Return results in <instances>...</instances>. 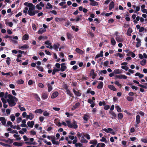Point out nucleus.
I'll return each instance as SVG.
<instances>
[{"label": "nucleus", "instance_id": "56", "mask_svg": "<svg viewBox=\"0 0 147 147\" xmlns=\"http://www.w3.org/2000/svg\"><path fill=\"white\" fill-rule=\"evenodd\" d=\"M55 137L54 136H47V138L49 140H51V141L53 139H54V138H55Z\"/></svg>", "mask_w": 147, "mask_h": 147}, {"label": "nucleus", "instance_id": "58", "mask_svg": "<svg viewBox=\"0 0 147 147\" xmlns=\"http://www.w3.org/2000/svg\"><path fill=\"white\" fill-rule=\"evenodd\" d=\"M6 62L7 65H9L10 64V61H11L9 57H8L6 58Z\"/></svg>", "mask_w": 147, "mask_h": 147}, {"label": "nucleus", "instance_id": "45", "mask_svg": "<svg viewBox=\"0 0 147 147\" xmlns=\"http://www.w3.org/2000/svg\"><path fill=\"white\" fill-rule=\"evenodd\" d=\"M43 112V110L41 109H36L34 111L35 113H41Z\"/></svg>", "mask_w": 147, "mask_h": 147}, {"label": "nucleus", "instance_id": "24", "mask_svg": "<svg viewBox=\"0 0 147 147\" xmlns=\"http://www.w3.org/2000/svg\"><path fill=\"white\" fill-rule=\"evenodd\" d=\"M60 46V45L59 43H57L56 44H54L53 45V48L55 49L56 51H58V48Z\"/></svg>", "mask_w": 147, "mask_h": 147}, {"label": "nucleus", "instance_id": "63", "mask_svg": "<svg viewBox=\"0 0 147 147\" xmlns=\"http://www.w3.org/2000/svg\"><path fill=\"white\" fill-rule=\"evenodd\" d=\"M100 140L101 141L104 142L105 143H107V140L104 137H102V139Z\"/></svg>", "mask_w": 147, "mask_h": 147}, {"label": "nucleus", "instance_id": "36", "mask_svg": "<svg viewBox=\"0 0 147 147\" xmlns=\"http://www.w3.org/2000/svg\"><path fill=\"white\" fill-rule=\"evenodd\" d=\"M89 117L88 114H84L83 117V119L84 121H87L88 120Z\"/></svg>", "mask_w": 147, "mask_h": 147}, {"label": "nucleus", "instance_id": "4", "mask_svg": "<svg viewBox=\"0 0 147 147\" xmlns=\"http://www.w3.org/2000/svg\"><path fill=\"white\" fill-rule=\"evenodd\" d=\"M5 38H9L10 42L13 43H17V41L16 40H17L18 39V37L17 36H12L7 35L5 36Z\"/></svg>", "mask_w": 147, "mask_h": 147}, {"label": "nucleus", "instance_id": "40", "mask_svg": "<svg viewBox=\"0 0 147 147\" xmlns=\"http://www.w3.org/2000/svg\"><path fill=\"white\" fill-rule=\"evenodd\" d=\"M59 71H60V69H58L55 68H54V69L53 70L52 74L53 75H54L56 72Z\"/></svg>", "mask_w": 147, "mask_h": 147}, {"label": "nucleus", "instance_id": "19", "mask_svg": "<svg viewBox=\"0 0 147 147\" xmlns=\"http://www.w3.org/2000/svg\"><path fill=\"white\" fill-rule=\"evenodd\" d=\"M115 39L118 42H122L123 41V39L119 36H117L115 38Z\"/></svg>", "mask_w": 147, "mask_h": 147}, {"label": "nucleus", "instance_id": "2", "mask_svg": "<svg viewBox=\"0 0 147 147\" xmlns=\"http://www.w3.org/2000/svg\"><path fill=\"white\" fill-rule=\"evenodd\" d=\"M35 5H30L28 11V14L30 16H34L38 12L37 11L35 10Z\"/></svg>", "mask_w": 147, "mask_h": 147}, {"label": "nucleus", "instance_id": "18", "mask_svg": "<svg viewBox=\"0 0 147 147\" xmlns=\"http://www.w3.org/2000/svg\"><path fill=\"white\" fill-rule=\"evenodd\" d=\"M7 130L9 131V132L12 134L16 133V134H18V131L16 130H13L10 128H9L7 129Z\"/></svg>", "mask_w": 147, "mask_h": 147}, {"label": "nucleus", "instance_id": "6", "mask_svg": "<svg viewBox=\"0 0 147 147\" xmlns=\"http://www.w3.org/2000/svg\"><path fill=\"white\" fill-rule=\"evenodd\" d=\"M34 140V139L33 138H29V141L26 142H25V143L27 144L31 145L33 144L35 145L36 144L35 142H33Z\"/></svg>", "mask_w": 147, "mask_h": 147}, {"label": "nucleus", "instance_id": "42", "mask_svg": "<svg viewBox=\"0 0 147 147\" xmlns=\"http://www.w3.org/2000/svg\"><path fill=\"white\" fill-rule=\"evenodd\" d=\"M51 142H52L53 144L59 145V142L55 140V138L53 139L51 141Z\"/></svg>", "mask_w": 147, "mask_h": 147}, {"label": "nucleus", "instance_id": "31", "mask_svg": "<svg viewBox=\"0 0 147 147\" xmlns=\"http://www.w3.org/2000/svg\"><path fill=\"white\" fill-rule=\"evenodd\" d=\"M90 75L91 76H92V78L94 79L95 78V76H96V75L94 73L93 70L92 69L91 70Z\"/></svg>", "mask_w": 147, "mask_h": 147}, {"label": "nucleus", "instance_id": "61", "mask_svg": "<svg viewBox=\"0 0 147 147\" xmlns=\"http://www.w3.org/2000/svg\"><path fill=\"white\" fill-rule=\"evenodd\" d=\"M141 141L143 142L147 143V138H146L141 139Z\"/></svg>", "mask_w": 147, "mask_h": 147}, {"label": "nucleus", "instance_id": "47", "mask_svg": "<svg viewBox=\"0 0 147 147\" xmlns=\"http://www.w3.org/2000/svg\"><path fill=\"white\" fill-rule=\"evenodd\" d=\"M146 59H143L140 62V64L142 66L144 65L146 63Z\"/></svg>", "mask_w": 147, "mask_h": 147}, {"label": "nucleus", "instance_id": "48", "mask_svg": "<svg viewBox=\"0 0 147 147\" xmlns=\"http://www.w3.org/2000/svg\"><path fill=\"white\" fill-rule=\"evenodd\" d=\"M5 24L6 25H8L10 27H12L13 25V24L12 22L8 21H6L5 22Z\"/></svg>", "mask_w": 147, "mask_h": 147}, {"label": "nucleus", "instance_id": "29", "mask_svg": "<svg viewBox=\"0 0 147 147\" xmlns=\"http://www.w3.org/2000/svg\"><path fill=\"white\" fill-rule=\"evenodd\" d=\"M47 6L46 7V9H52L53 6L49 3H47Z\"/></svg>", "mask_w": 147, "mask_h": 147}, {"label": "nucleus", "instance_id": "30", "mask_svg": "<svg viewBox=\"0 0 147 147\" xmlns=\"http://www.w3.org/2000/svg\"><path fill=\"white\" fill-rule=\"evenodd\" d=\"M114 7V3L112 1L109 4V9L111 10Z\"/></svg>", "mask_w": 147, "mask_h": 147}, {"label": "nucleus", "instance_id": "43", "mask_svg": "<svg viewBox=\"0 0 147 147\" xmlns=\"http://www.w3.org/2000/svg\"><path fill=\"white\" fill-rule=\"evenodd\" d=\"M76 51L77 52L81 54H82L84 53V52L82 50H80V49L78 48L76 49Z\"/></svg>", "mask_w": 147, "mask_h": 147}, {"label": "nucleus", "instance_id": "26", "mask_svg": "<svg viewBox=\"0 0 147 147\" xmlns=\"http://www.w3.org/2000/svg\"><path fill=\"white\" fill-rule=\"evenodd\" d=\"M103 52L102 51L100 52L99 54H97L95 56V58L97 59L98 58L100 57H102L103 56Z\"/></svg>", "mask_w": 147, "mask_h": 147}, {"label": "nucleus", "instance_id": "54", "mask_svg": "<svg viewBox=\"0 0 147 147\" xmlns=\"http://www.w3.org/2000/svg\"><path fill=\"white\" fill-rule=\"evenodd\" d=\"M34 97L38 101H39L40 100V98L38 96L37 94H34Z\"/></svg>", "mask_w": 147, "mask_h": 147}, {"label": "nucleus", "instance_id": "3", "mask_svg": "<svg viewBox=\"0 0 147 147\" xmlns=\"http://www.w3.org/2000/svg\"><path fill=\"white\" fill-rule=\"evenodd\" d=\"M66 122L67 123V125L69 127L75 129L78 128V126L76 122L74 121L72 123H71L70 121L69 120L66 121Z\"/></svg>", "mask_w": 147, "mask_h": 147}, {"label": "nucleus", "instance_id": "17", "mask_svg": "<svg viewBox=\"0 0 147 147\" xmlns=\"http://www.w3.org/2000/svg\"><path fill=\"white\" fill-rule=\"evenodd\" d=\"M48 96V95L47 93H43L42 94V98L43 100L47 99Z\"/></svg>", "mask_w": 147, "mask_h": 147}, {"label": "nucleus", "instance_id": "13", "mask_svg": "<svg viewBox=\"0 0 147 147\" xmlns=\"http://www.w3.org/2000/svg\"><path fill=\"white\" fill-rule=\"evenodd\" d=\"M58 94L59 93L57 92H55L52 94L51 98L52 99L54 98L57 97L58 95Z\"/></svg>", "mask_w": 147, "mask_h": 147}, {"label": "nucleus", "instance_id": "60", "mask_svg": "<svg viewBox=\"0 0 147 147\" xmlns=\"http://www.w3.org/2000/svg\"><path fill=\"white\" fill-rule=\"evenodd\" d=\"M23 138L24 139V140L26 142L28 141H29V138H28L26 136L24 135L23 136Z\"/></svg>", "mask_w": 147, "mask_h": 147}, {"label": "nucleus", "instance_id": "12", "mask_svg": "<svg viewBox=\"0 0 147 147\" xmlns=\"http://www.w3.org/2000/svg\"><path fill=\"white\" fill-rule=\"evenodd\" d=\"M90 2L91 3L90 4V5L93 6H97L98 5V3L96 1H94V0H89Z\"/></svg>", "mask_w": 147, "mask_h": 147}, {"label": "nucleus", "instance_id": "21", "mask_svg": "<svg viewBox=\"0 0 147 147\" xmlns=\"http://www.w3.org/2000/svg\"><path fill=\"white\" fill-rule=\"evenodd\" d=\"M114 73L115 74H119L122 73V71L120 69H115L114 71Z\"/></svg>", "mask_w": 147, "mask_h": 147}, {"label": "nucleus", "instance_id": "22", "mask_svg": "<svg viewBox=\"0 0 147 147\" xmlns=\"http://www.w3.org/2000/svg\"><path fill=\"white\" fill-rule=\"evenodd\" d=\"M46 30L45 28H41L38 31V33L39 34H42L46 31Z\"/></svg>", "mask_w": 147, "mask_h": 147}, {"label": "nucleus", "instance_id": "9", "mask_svg": "<svg viewBox=\"0 0 147 147\" xmlns=\"http://www.w3.org/2000/svg\"><path fill=\"white\" fill-rule=\"evenodd\" d=\"M61 68L60 69V71L62 72L65 71L67 69V66L65 65V63H62L61 64Z\"/></svg>", "mask_w": 147, "mask_h": 147}, {"label": "nucleus", "instance_id": "28", "mask_svg": "<svg viewBox=\"0 0 147 147\" xmlns=\"http://www.w3.org/2000/svg\"><path fill=\"white\" fill-rule=\"evenodd\" d=\"M135 76H138L140 78H142L144 76V75L140 74V73L137 72L135 74Z\"/></svg>", "mask_w": 147, "mask_h": 147}, {"label": "nucleus", "instance_id": "46", "mask_svg": "<svg viewBox=\"0 0 147 147\" xmlns=\"http://www.w3.org/2000/svg\"><path fill=\"white\" fill-rule=\"evenodd\" d=\"M66 92L70 96L72 97H74L73 94L70 92V91L69 90L67 89Z\"/></svg>", "mask_w": 147, "mask_h": 147}, {"label": "nucleus", "instance_id": "49", "mask_svg": "<svg viewBox=\"0 0 147 147\" xmlns=\"http://www.w3.org/2000/svg\"><path fill=\"white\" fill-rule=\"evenodd\" d=\"M74 93L77 96H80L81 95V94L78 92L76 91L75 90H73Z\"/></svg>", "mask_w": 147, "mask_h": 147}, {"label": "nucleus", "instance_id": "27", "mask_svg": "<svg viewBox=\"0 0 147 147\" xmlns=\"http://www.w3.org/2000/svg\"><path fill=\"white\" fill-rule=\"evenodd\" d=\"M22 124L21 125L22 127H26V120L25 119H23L22 121Z\"/></svg>", "mask_w": 147, "mask_h": 147}, {"label": "nucleus", "instance_id": "53", "mask_svg": "<svg viewBox=\"0 0 147 147\" xmlns=\"http://www.w3.org/2000/svg\"><path fill=\"white\" fill-rule=\"evenodd\" d=\"M115 108L118 112H120L121 111V109L119 106L117 105L115 106Z\"/></svg>", "mask_w": 147, "mask_h": 147}, {"label": "nucleus", "instance_id": "38", "mask_svg": "<svg viewBox=\"0 0 147 147\" xmlns=\"http://www.w3.org/2000/svg\"><path fill=\"white\" fill-rule=\"evenodd\" d=\"M127 55V56H131V57L133 58L134 57H135V54L131 52H129Z\"/></svg>", "mask_w": 147, "mask_h": 147}, {"label": "nucleus", "instance_id": "33", "mask_svg": "<svg viewBox=\"0 0 147 147\" xmlns=\"http://www.w3.org/2000/svg\"><path fill=\"white\" fill-rule=\"evenodd\" d=\"M111 45L113 46H114L115 45L116 42L114 38H111Z\"/></svg>", "mask_w": 147, "mask_h": 147}, {"label": "nucleus", "instance_id": "14", "mask_svg": "<svg viewBox=\"0 0 147 147\" xmlns=\"http://www.w3.org/2000/svg\"><path fill=\"white\" fill-rule=\"evenodd\" d=\"M136 40L137 41L136 46L137 47H140L141 45V40L138 38H137L136 39Z\"/></svg>", "mask_w": 147, "mask_h": 147}, {"label": "nucleus", "instance_id": "11", "mask_svg": "<svg viewBox=\"0 0 147 147\" xmlns=\"http://www.w3.org/2000/svg\"><path fill=\"white\" fill-rule=\"evenodd\" d=\"M34 115L31 113H30L27 116L26 119L30 120H32L34 117Z\"/></svg>", "mask_w": 147, "mask_h": 147}, {"label": "nucleus", "instance_id": "55", "mask_svg": "<svg viewBox=\"0 0 147 147\" xmlns=\"http://www.w3.org/2000/svg\"><path fill=\"white\" fill-rule=\"evenodd\" d=\"M67 38L70 40H71L72 38V35L69 33H68L67 34Z\"/></svg>", "mask_w": 147, "mask_h": 147}, {"label": "nucleus", "instance_id": "8", "mask_svg": "<svg viewBox=\"0 0 147 147\" xmlns=\"http://www.w3.org/2000/svg\"><path fill=\"white\" fill-rule=\"evenodd\" d=\"M45 44L47 45L46 47L47 48L50 49H53V47L51 45V43L49 41H46L45 42Z\"/></svg>", "mask_w": 147, "mask_h": 147}, {"label": "nucleus", "instance_id": "25", "mask_svg": "<svg viewBox=\"0 0 147 147\" xmlns=\"http://www.w3.org/2000/svg\"><path fill=\"white\" fill-rule=\"evenodd\" d=\"M2 140L9 144H11L13 142V140L10 139H9L8 140Z\"/></svg>", "mask_w": 147, "mask_h": 147}, {"label": "nucleus", "instance_id": "16", "mask_svg": "<svg viewBox=\"0 0 147 147\" xmlns=\"http://www.w3.org/2000/svg\"><path fill=\"white\" fill-rule=\"evenodd\" d=\"M47 85L48 87V91L49 92L53 90V87L49 83L47 84Z\"/></svg>", "mask_w": 147, "mask_h": 147}, {"label": "nucleus", "instance_id": "15", "mask_svg": "<svg viewBox=\"0 0 147 147\" xmlns=\"http://www.w3.org/2000/svg\"><path fill=\"white\" fill-rule=\"evenodd\" d=\"M28 126L30 128H32L34 124V122L33 121H29L27 123Z\"/></svg>", "mask_w": 147, "mask_h": 147}, {"label": "nucleus", "instance_id": "35", "mask_svg": "<svg viewBox=\"0 0 147 147\" xmlns=\"http://www.w3.org/2000/svg\"><path fill=\"white\" fill-rule=\"evenodd\" d=\"M136 123L137 124H138L140 123V116L139 115H137L136 117Z\"/></svg>", "mask_w": 147, "mask_h": 147}, {"label": "nucleus", "instance_id": "52", "mask_svg": "<svg viewBox=\"0 0 147 147\" xmlns=\"http://www.w3.org/2000/svg\"><path fill=\"white\" fill-rule=\"evenodd\" d=\"M105 144L103 143H99L97 145V147H98V146H100V147H105Z\"/></svg>", "mask_w": 147, "mask_h": 147}, {"label": "nucleus", "instance_id": "44", "mask_svg": "<svg viewBox=\"0 0 147 147\" xmlns=\"http://www.w3.org/2000/svg\"><path fill=\"white\" fill-rule=\"evenodd\" d=\"M132 30L131 28H129L127 32V34L129 36L131 35V33L132 32Z\"/></svg>", "mask_w": 147, "mask_h": 147}, {"label": "nucleus", "instance_id": "59", "mask_svg": "<svg viewBox=\"0 0 147 147\" xmlns=\"http://www.w3.org/2000/svg\"><path fill=\"white\" fill-rule=\"evenodd\" d=\"M33 4L31 3H28L27 2H25L24 3V5L26 6H27L28 8L29 7L30 5H33Z\"/></svg>", "mask_w": 147, "mask_h": 147}, {"label": "nucleus", "instance_id": "23", "mask_svg": "<svg viewBox=\"0 0 147 147\" xmlns=\"http://www.w3.org/2000/svg\"><path fill=\"white\" fill-rule=\"evenodd\" d=\"M23 144L24 143L23 142H14L13 143V144L15 146H21L23 145Z\"/></svg>", "mask_w": 147, "mask_h": 147}, {"label": "nucleus", "instance_id": "32", "mask_svg": "<svg viewBox=\"0 0 147 147\" xmlns=\"http://www.w3.org/2000/svg\"><path fill=\"white\" fill-rule=\"evenodd\" d=\"M103 83L102 82H101L98 84V85L97 86V88L98 89H102L103 87Z\"/></svg>", "mask_w": 147, "mask_h": 147}, {"label": "nucleus", "instance_id": "20", "mask_svg": "<svg viewBox=\"0 0 147 147\" xmlns=\"http://www.w3.org/2000/svg\"><path fill=\"white\" fill-rule=\"evenodd\" d=\"M108 87L111 90L114 91H116L117 89L113 86L111 85H109L108 86Z\"/></svg>", "mask_w": 147, "mask_h": 147}, {"label": "nucleus", "instance_id": "57", "mask_svg": "<svg viewBox=\"0 0 147 147\" xmlns=\"http://www.w3.org/2000/svg\"><path fill=\"white\" fill-rule=\"evenodd\" d=\"M28 8L27 7H26L24 8L23 10V12L26 15L28 12Z\"/></svg>", "mask_w": 147, "mask_h": 147}, {"label": "nucleus", "instance_id": "34", "mask_svg": "<svg viewBox=\"0 0 147 147\" xmlns=\"http://www.w3.org/2000/svg\"><path fill=\"white\" fill-rule=\"evenodd\" d=\"M80 105V103L79 102H77V103L76 105L74 106L72 108L71 110H75Z\"/></svg>", "mask_w": 147, "mask_h": 147}, {"label": "nucleus", "instance_id": "64", "mask_svg": "<svg viewBox=\"0 0 147 147\" xmlns=\"http://www.w3.org/2000/svg\"><path fill=\"white\" fill-rule=\"evenodd\" d=\"M76 147H82V145L80 143H76L75 144Z\"/></svg>", "mask_w": 147, "mask_h": 147}, {"label": "nucleus", "instance_id": "37", "mask_svg": "<svg viewBox=\"0 0 147 147\" xmlns=\"http://www.w3.org/2000/svg\"><path fill=\"white\" fill-rule=\"evenodd\" d=\"M109 113L111 115L113 116L112 117V118H115L116 117V115L115 113L113 111H109Z\"/></svg>", "mask_w": 147, "mask_h": 147}, {"label": "nucleus", "instance_id": "5", "mask_svg": "<svg viewBox=\"0 0 147 147\" xmlns=\"http://www.w3.org/2000/svg\"><path fill=\"white\" fill-rule=\"evenodd\" d=\"M102 130L107 133H110L113 135L116 134L115 132L113 131V129L110 128H108L107 129L104 128L102 129Z\"/></svg>", "mask_w": 147, "mask_h": 147}, {"label": "nucleus", "instance_id": "50", "mask_svg": "<svg viewBox=\"0 0 147 147\" xmlns=\"http://www.w3.org/2000/svg\"><path fill=\"white\" fill-rule=\"evenodd\" d=\"M28 39V34H25L22 37V40H27Z\"/></svg>", "mask_w": 147, "mask_h": 147}, {"label": "nucleus", "instance_id": "1", "mask_svg": "<svg viewBox=\"0 0 147 147\" xmlns=\"http://www.w3.org/2000/svg\"><path fill=\"white\" fill-rule=\"evenodd\" d=\"M18 100V99L16 97L9 94L8 98H7V100L9 106L10 107L14 106L16 104V102H17Z\"/></svg>", "mask_w": 147, "mask_h": 147}, {"label": "nucleus", "instance_id": "39", "mask_svg": "<svg viewBox=\"0 0 147 147\" xmlns=\"http://www.w3.org/2000/svg\"><path fill=\"white\" fill-rule=\"evenodd\" d=\"M115 55L116 56L119 57L121 58H123L124 56L123 55L119 53H116Z\"/></svg>", "mask_w": 147, "mask_h": 147}, {"label": "nucleus", "instance_id": "10", "mask_svg": "<svg viewBox=\"0 0 147 147\" xmlns=\"http://www.w3.org/2000/svg\"><path fill=\"white\" fill-rule=\"evenodd\" d=\"M0 121L1 122L2 124L4 125L6 123L7 120L5 117H0Z\"/></svg>", "mask_w": 147, "mask_h": 147}, {"label": "nucleus", "instance_id": "41", "mask_svg": "<svg viewBox=\"0 0 147 147\" xmlns=\"http://www.w3.org/2000/svg\"><path fill=\"white\" fill-rule=\"evenodd\" d=\"M13 136L14 138H16V140H19L21 139V138L20 137V136L18 134H14Z\"/></svg>", "mask_w": 147, "mask_h": 147}, {"label": "nucleus", "instance_id": "62", "mask_svg": "<svg viewBox=\"0 0 147 147\" xmlns=\"http://www.w3.org/2000/svg\"><path fill=\"white\" fill-rule=\"evenodd\" d=\"M59 75L61 76V77L62 78H65L66 77V74L65 73H59Z\"/></svg>", "mask_w": 147, "mask_h": 147}, {"label": "nucleus", "instance_id": "7", "mask_svg": "<svg viewBox=\"0 0 147 147\" xmlns=\"http://www.w3.org/2000/svg\"><path fill=\"white\" fill-rule=\"evenodd\" d=\"M44 6V4L42 2H40L39 4L36 6V7L38 10H41L42 9V7H43Z\"/></svg>", "mask_w": 147, "mask_h": 147}, {"label": "nucleus", "instance_id": "51", "mask_svg": "<svg viewBox=\"0 0 147 147\" xmlns=\"http://www.w3.org/2000/svg\"><path fill=\"white\" fill-rule=\"evenodd\" d=\"M97 143V141L96 140H93L90 141V143L95 145Z\"/></svg>", "mask_w": 147, "mask_h": 147}]
</instances>
